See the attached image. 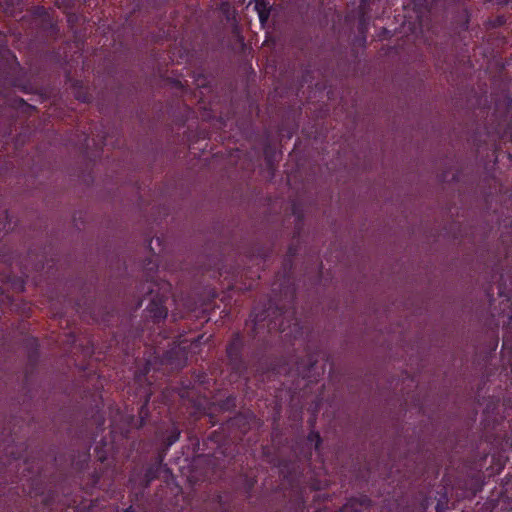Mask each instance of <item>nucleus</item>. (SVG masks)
I'll return each instance as SVG.
<instances>
[{"mask_svg": "<svg viewBox=\"0 0 512 512\" xmlns=\"http://www.w3.org/2000/svg\"><path fill=\"white\" fill-rule=\"evenodd\" d=\"M255 9L258 12L260 21L264 23L269 16V3L266 0H256Z\"/></svg>", "mask_w": 512, "mask_h": 512, "instance_id": "f257e3e1", "label": "nucleus"}, {"mask_svg": "<svg viewBox=\"0 0 512 512\" xmlns=\"http://www.w3.org/2000/svg\"><path fill=\"white\" fill-rule=\"evenodd\" d=\"M176 440H177V436H175V437L173 438V440H172L169 444H172V442H174V441H176Z\"/></svg>", "mask_w": 512, "mask_h": 512, "instance_id": "f03ea898", "label": "nucleus"}]
</instances>
